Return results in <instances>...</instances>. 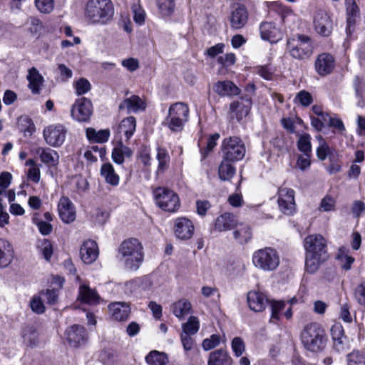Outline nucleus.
<instances>
[{
	"instance_id": "1",
	"label": "nucleus",
	"mask_w": 365,
	"mask_h": 365,
	"mask_svg": "<svg viewBox=\"0 0 365 365\" xmlns=\"http://www.w3.org/2000/svg\"><path fill=\"white\" fill-rule=\"evenodd\" d=\"M305 250V269L307 272H316L322 263L328 258L327 242L319 234L307 236L303 242Z\"/></svg>"
},
{
	"instance_id": "2",
	"label": "nucleus",
	"mask_w": 365,
	"mask_h": 365,
	"mask_svg": "<svg viewBox=\"0 0 365 365\" xmlns=\"http://www.w3.org/2000/svg\"><path fill=\"white\" fill-rule=\"evenodd\" d=\"M303 347L312 353L322 351L327 346L328 336L324 327L317 322L306 324L300 334Z\"/></svg>"
},
{
	"instance_id": "3",
	"label": "nucleus",
	"mask_w": 365,
	"mask_h": 365,
	"mask_svg": "<svg viewBox=\"0 0 365 365\" xmlns=\"http://www.w3.org/2000/svg\"><path fill=\"white\" fill-rule=\"evenodd\" d=\"M114 8L110 0H89L84 15L91 24H106L111 21Z\"/></svg>"
},
{
	"instance_id": "4",
	"label": "nucleus",
	"mask_w": 365,
	"mask_h": 365,
	"mask_svg": "<svg viewBox=\"0 0 365 365\" xmlns=\"http://www.w3.org/2000/svg\"><path fill=\"white\" fill-rule=\"evenodd\" d=\"M119 254L128 269H137L143 260V246L135 238L124 240L119 247Z\"/></svg>"
},
{
	"instance_id": "5",
	"label": "nucleus",
	"mask_w": 365,
	"mask_h": 365,
	"mask_svg": "<svg viewBox=\"0 0 365 365\" xmlns=\"http://www.w3.org/2000/svg\"><path fill=\"white\" fill-rule=\"evenodd\" d=\"M189 108L187 104L177 102L172 104L168 109V115L165 119V125L172 132H180L188 120Z\"/></svg>"
},
{
	"instance_id": "6",
	"label": "nucleus",
	"mask_w": 365,
	"mask_h": 365,
	"mask_svg": "<svg viewBox=\"0 0 365 365\" xmlns=\"http://www.w3.org/2000/svg\"><path fill=\"white\" fill-rule=\"evenodd\" d=\"M253 264L263 271L275 270L280 262L279 254L272 247H264L255 251L252 255Z\"/></svg>"
},
{
	"instance_id": "7",
	"label": "nucleus",
	"mask_w": 365,
	"mask_h": 365,
	"mask_svg": "<svg viewBox=\"0 0 365 365\" xmlns=\"http://www.w3.org/2000/svg\"><path fill=\"white\" fill-rule=\"evenodd\" d=\"M287 51L289 55L298 60L309 58L313 52L311 38L308 36L298 34L287 40Z\"/></svg>"
},
{
	"instance_id": "8",
	"label": "nucleus",
	"mask_w": 365,
	"mask_h": 365,
	"mask_svg": "<svg viewBox=\"0 0 365 365\" xmlns=\"http://www.w3.org/2000/svg\"><path fill=\"white\" fill-rule=\"evenodd\" d=\"M153 195L158 206L165 211L174 212L180 207L178 195L167 187H157L153 191Z\"/></svg>"
},
{
	"instance_id": "9",
	"label": "nucleus",
	"mask_w": 365,
	"mask_h": 365,
	"mask_svg": "<svg viewBox=\"0 0 365 365\" xmlns=\"http://www.w3.org/2000/svg\"><path fill=\"white\" fill-rule=\"evenodd\" d=\"M223 158L232 162L241 160L245 155L246 148L244 142L238 137L226 138L222 143Z\"/></svg>"
},
{
	"instance_id": "10",
	"label": "nucleus",
	"mask_w": 365,
	"mask_h": 365,
	"mask_svg": "<svg viewBox=\"0 0 365 365\" xmlns=\"http://www.w3.org/2000/svg\"><path fill=\"white\" fill-rule=\"evenodd\" d=\"M71 116L78 122L88 121L93 113V105L88 98L85 97L77 99L71 108Z\"/></svg>"
},
{
	"instance_id": "11",
	"label": "nucleus",
	"mask_w": 365,
	"mask_h": 365,
	"mask_svg": "<svg viewBox=\"0 0 365 365\" xmlns=\"http://www.w3.org/2000/svg\"><path fill=\"white\" fill-rule=\"evenodd\" d=\"M66 128L61 124L51 125L43 130V137L47 144L59 147L65 141Z\"/></svg>"
},
{
	"instance_id": "12",
	"label": "nucleus",
	"mask_w": 365,
	"mask_h": 365,
	"mask_svg": "<svg viewBox=\"0 0 365 365\" xmlns=\"http://www.w3.org/2000/svg\"><path fill=\"white\" fill-rule=\"evenodd\" d=\"M277 202L279 210L284 214L292 215L296 207L294 190L288 187L279 188Z\"/></svg>"
},
{
	"instance_id": "13",
	"label": "nucleus",
	"mask_w": 365,
	"mask_h": 365,
	"mask_svg": "<svg viewBox=\"0 0 365 365\" xmlns=\"http://www.w3.org/2000/svg\"><path fill=\"white\" fill-rule=\"evenodd\" d=\"M313 24L317 33L323 36L331 34L333 24L329 14L324 10H317L314 15Z\"/></svg>"
},
{
	"instance_id": "14",
	"label": "nucleus",
	"mask_w": 365,
	"mask_h": 365,
	"mask_svg": "<svg viewBox=\"0 0 365 365\" xmlns=\"http://www.w3.org/2000/svg\"><path fill=\"white\" fill-rule=\"evenodd\" d=\"M76 279L79 282L78 299L89 305H96L99 304L101 297L95 289H92L89 285L81 280L78 276Z\"/></svg>"
},
{
	"instance_id": "15",
	"label": "nucleus",
	"mask_w": 365,
	"mask_h": 365,
	"mask_svg": "<svg viewBox=\"0 0 365 365\" xmlns=\"http://www.w3.org/2000/svg\"><path fill=\"white\" fill-rule=\"evenodd\" d=\"M194 230L193 223L190 219L185 217H180L175 219L174 233L177 238L188 240L193 235Z\"/></svg>"
},
{
	"instance_id": "16",
	"label": "nucleus",
	"mask_w": 365,
	"mask_h": 365,
	"mask_svg": "<svg viewBox=\"0 0 365 365\" xmlns=\"http://www.w3.org/2000/svg\"><path fill=\"white\" fill-rule=\"evenodd\" d=\"M58 212L60 218L65 223H71L76 219L75 206L68 197L63 196L60 198L58 204Z\"/></svg>"
},
{
	"instance_id": "17",
	"label": "nucleus",
	"mask_w": 365,
	"mask_h": 365,
	"mask_svg": "<svg viewBox=\"0 0 365 365\" xmlns=\"http://www.w3.org/2000/svg\"><path fill=\"white\" fill-rule=\"evenodd\" d=\"M252 101L250 97H241L240 99L233 101L230 106V110L232 117H235L237 120H240L246 117L251 109Z\"/></svg>"
},
{
	"instance_id": "18",
	"label": "nucleus",
	"mask_w": 365,
	"mask_h": 365,
	"mask_svg": "<svg viewBox=\"0 0 365 365\" xmlns=\"http://www.w3.org/2000/svg\"><path fill=\"white\" fill-rule=\"evenodd\" d=\"M314 66L317 73L321 76H324L332 72L335 66V61L331 54L323 53L317 56Z\"/></svg>"
},
{
	"instance_id": "19",
	"label": "nucleus",
	"mask_w": 365,
	"mask_h": 365,
	"mask_svg": "<svg viewBox=\"0 0 365 365\" xmlns=\"http://www.w3.org/2000/svg\"><path fill=\"white\" fill-rule=\"evenodd\" d=\"M247 19L248 13L246 8L240 4L234 5L230 16L232 29L236 30L242 29L247 24Z\"/></svg>"
},
{
	"instance_id": "20",
	"label": "nucleus",
	"mask_w": 365,
	"mask_h": 365,
	"mask_svg": "<svg viewBox=\"0 0 365 365\" xmlns=\"http://www.w3.org/2000/svg\"><path fill=\"white\" fill-rule=\"evenodd\" d=\"M146 108V103L145 100L138 96L133 95L129 98H126L119 105L120 110H125L128 113H138L145 110Z\"/></svg>"
},
{
	"instance_id": "21",
	"label": "nucleus",
	"mask_w": 365,
	"mask_h": 365,
	"mask_svg": "<svg viewBox=\"0 0 365 365\" xmlns=\"http://www.w3.org/2000/svg\"><path fill=\"white\" fill-rule=\"evenodd\" d=\"M66 335L68 342L74 347L81 346L86 341V330L80 325L75 324L69 327L66 331Z\"/></svg>"
},
{
	"instance_id": "22",
	"label": "nucleus",
	"mask_w": 365,
	"mask_h": 365,
	"mask_svg": "<svg viewBox=\"0 0 365 365\" xmlns=\"http://www.w3.org/2000/svg\"><path fill=\"white\" fill-rule=\"evenodd\" d=\"M238 220L235 215L231 213H224L216 218L213 225V230L216 232H225L237 227Z\"/></svg>"
},
{
	"instance_id": "23",
	"label": "nucleus",
	"mask_w": 365,
	"mask_h": 365,
	"mask_svg": "<svg viewBox=\"0 0 365 365\" xmlns=\"http://www.w3.org/2000/svg\"><path fill=\"white\" fill-rule=\"evenodd\" d=\"M247 299L250 309L256 312H262L268 303L267 297L263 293L255 290L247 293Z\"/></svg>"
},
{
	"instance_id": "24",
	"label": "nucleus",
	"mask_w": 365,
	"mask_h": 365,
	"mask_svg": "<svg viewBox=\"0 0 365 365\" xmlns=\"http://www.w3.org/2000/svg\"><path fill=\"white\" fill-rule=\"evenodd\" d=\"M80 255L83 262L86 264H91L98 256V248L93 240H87L83 242L80 249Z\"/></svg>"
},
{
	"instance_id": "25",
	"label": "nucleus",
	"mask_w": 365,
	"mask_h": 365,
	"mask_svg": "<svg viewBox=\"0 0 365 365\" xmlns=\"http://www.w3.org/2000/svg\"><path fill=\"white\" fill-rule=\"evenodd\" d=\"M110 316L116 321L122 322L128 319L130 313V307L125 302H113L108 305Z\"/></svg>"
},
{
	"instance_id": "26",
	"label": "nucleus",
	"mask_w": 365,
	"mask_h": 365,
	"mask_svg": "<svg viewBox=\"0 0 365 365\" xmlns=\"http://www.w3.org/2000/svg\"><path fill=\"white\" fill-rule=\"evenodd\" d=\"M259 30L262 38L271 43H276L282 38L280 30L273 23L264 22L261 24Z\"/></svg>"
},
{
	"instance_id": "27",
	"label": "nucleus",
	"mask_w": 365,
	"mask_h": 365,
	"mask_svg": "<svg viewBox=\"0 0 365 365\" xmlns=\"http://www.w3.org/2000/svg\"><path fill=\"white\" fill-rule=\"evenodd\" d=\"M26 79L29 81V88L33 94H38L41 91L44 79L36 68L29 69Z\"/></svg>"
},
{
	"instance_id": "28",
	"label": "nucleus",
	"mask_w": 365,
	"mask_h": 365,
	"mask_svg": "<svg viewBox=\"0 0 365 365\" xmlns=\"http://www.w3.org/2000/svg\"><path fill=\"white\" fill-rule=\"evenodd\" d=\"M172 313L180 320L183 319L192 310V305L187 299H180L170 305Z\"/></svg>"
},
{
	"instance_id": "29",
	"label": "nucleus",
	"mask_w": 365,
	"mask_h": 365,
	"mask_svg": "<svg viewBox=\"0 0 365 365\" xmlns=\"http://www.w3.org/2000/svg\"><path fill=\"white\" fill-rule=\"evenodd\" d=\"M213 89L222 96H232L240 93V88L230 81H218L214 85Z\"/></svg>"
},
{
	"instance_id": "30",
	"label": "nucleus",
	"mask_w": 365,
	"mask_h": 365,
	"mask_svg": "<svg viewBox=\"0 0 365 365\" xmlns=\"http://www.w3.org/2000/svg\"><path fill=\"white\" fill-rule=\"evenodd\" d=\"M36 154L38 155L41 160L49 165H56L58 162V155L56 151L48 148H38L36 150Z\"/></svg>"
},
{
	"instance_id": "31",
	"label": "nucleus",
	"mask_w": 365,
	"mask_h": 365,
	"mask_svg": "<svg viewBox=\"0 0 365 365\" xmlns=\"http://www.w3.org/2000/svg\"><path fill=\"white\" fill-rule=\"evenodd\" d=\"M208 365H232V359L226 351L218 349L210 353Z\"/></svg>"
},
{
	"instance_id": "32",
	"label": "nucleus",
	"mask_w": 365,
	"mask_h": 365,
	"mask_svg": "<svg viewBox=\"0 0 365 365\" xmlns=\"http://www.w3.org/2000/svg\"><path fill=\"white\" fill-rule=\"evenodd\" d=\"M101 175L105 181L112 186H117L119 183V176L116 174L113 166L110 163H104L101 168Z\"/></svg>"
},
{
	"instance_id": "33",
	"label": "nucleus",
	"mask_w": 365,
	"mask_h": 365,
	"mask_svg": "<svg viewBox=\"0 0 365 365\" xmlns=\"http://www.w3.org/2000/svg\"><path fill=\"white\" fill-rule=\"evenodd\" d=\"M13 250L9 241L0 238V267L7 266L11 261Z\"/></svg>"
},
{
	"instance_id": "34",
	"label": "nucleus",
	"mask_w": 365,
	"mask_h": 365,
	"mask_svg": "<svg viewBox=\"0 0 365 365\" xmlns=\"http://www.w3.org/2000/svg\"><path fill=\"white\" fill-rule=\"evenodd\" d=\"M133 152L130 148L124 145L122 143L115 147L112 152L113 160L118 164H122L125 158H129L132 156Z\"/></svg>"
},
{
	"instance_id": "35",
	"label": "nucleus",
	"mask_w": 365,
	"mask_h": 365,
	"mask_svg": "<svg viewBox=\"0 0 365 365\" xmlns=\"http://www.w3.org/2000/svg\"><path fill=\"white\" fill-rule=\"evenodd\" d=\"M136 128V120L133 116H129L124 118L119 125V133H123L126 138V140H128L134 132L135 131Z\"/></svg>"
},
{
	"instance_id": "36",
	"label": "nucleus",
	"mask_w": 365,
	"mask_h": 365,
	"mask_svg": "<svg viewBox=\"0 0 365 365\" xmlns=\"http://www.w3.org/2000/svg\"><path fill=\"white\" fill-rule=\"evenodd\" d=\"M349 28L355 23V19L359 16V8L355 0H345Z\"/></svg>"
},
{
	"instance_id": "37",
	"label": "nucleus",
	"mask_w": 365,
	"mask_h": 365,
	"mask_svg": "<svg viewBox=\"0 0 365 365\" xmlns=\"http://www.w3.org/2000/svg\"><path fill=\"white\" fill-rule=\"evenodd\" d=\"M231 162L224 158L222 159L218 170L219 177L222 180H229L233 177L235 169L231 165Z\"/></svg>"
},
{
	"instance_id": "38",
	"label": "nucleus",
	"mask_w": 365,
	"mask_h": 365,
	"mask_svg": "<svg viewBox=\"0 0 365 365\" xmlns=\"http://www.w3.org/2000/svg\"><path fill=\"white\" fill-rule=\"evenodd\" d=\"M146 362L148 365H167L168 358L163 352L158 351H152L145 357Z\"/></svg>"
},
{
	"instance_id": "39",
	"label": "nucleus",
	"mask_w": 365,
	"mask_h": 365,
	"mask_svg": "<svg viewBox=\"0 0 365 365\" xmlns=\"http://www.w3.org/2000/svg\"><path fill=\"white\" fill-rule=\"evenodd\" d=\"M26 165L29 166L27 172V178L35 183H38L41 178V165H38L34 159H29L26 162Z\"/></svg>"
},
{
	"instance_id": "40",
	"label": "nucleus",
	"mask_w": 365,
	"mask_h": 365,
	"mask_svg": "<svg viewBox=\"0 0 365 365\" xmlns=\"http://www.w3.org/2000/svg\"><path fill=\"white\" fill-rule=\"evenodd\" d=\"M235 239L241 244L247 242L252 237V232L247 225H240L234 232Z\"/></svg>"
},
{
	"instance_id": "41",
	"label": "nucleus",
	"mask_w": 365,
	"mask_h": 365,
	"mask_svg": "<svg viewBox=\"0 0 365 365\" xmlns=\"http://www.w3.org/2000/svg\"><path fill=\"white\" fill-rule=\"evenodd\" d=\"M182 334L189 335L195 334L200 329V322L197 317L191 316L187 322L182 325Z\"/></svg>"
},
{
	"instance_id": "42",
	"label": "nucleus",
	"mask_w": 365,
	"mask_h": 365,
	"mask_svg": "<svg viewBox=\"0 0 365 365\" xmlns=\"http://www.w3.org/2000/svg\"><path fill=\"white\" fill-rule=\"evenodd\" d=\"M156 158L158 161V171L163 172L168 166L170 156L168 151L162 148H158Z\"/></svg>"
},
{
	"instance_id": "43",
	"label": "nucleus",
	"mask_w": 365,
	"mask_h": 365,
	"mask_svg": "<svg viewBox=\"0 0 365 365\" xmlns=\"http://www.w3.org/2000/svg\"><path fill=\"white\" fill-rule=\"evenodd\" d=\"M73 87L75 88V93L77 96H82L91 89V83L85 78H80L77 81H74Z\"/></svg>"
},
{
	"instance_id": "44",
	"label": "nucleus",
	"mask_w": 365,
	"mask_h": 365,
	"mask_svg": "<svg viewBox=\"0 0 365 365\" xmlns=\"http://www.w3.org/2000/svg\"><path fill=\"white\" fill-rule=\"evenodd\" d=\"M160 13L163 16H170L175 9L174 0H158L157 2Z\"/></svg>"
},
{
	"instance_id": "45",
	"label": "nucleus",
	"mask_w": 365,
	"mask_h": 365,
	"mask_svg": "<svg viewBox=\"0 0 365 365\" xmlns=\"http://www.w3.org/2000/svg\"><path fill=\"white\" fill-rule=\"evenodd\" d=\"M347 365H365V354L359 350H354L346 356Z\"/></svg>"
},
{
	"instance_id": "46",
	"label": "nucleus",
	"mask_w": 365,
	"mask_h": 365,
	"mask_svg": "<svg viewBox=\"0 0 365 365\" xmlns=\"http://www.w3.org/2000/svg\"><path fill=\"white\" fill-rule=\"evenodd\" d=\"M354 88L356 96L359 98L357 103L358 106L364 107L365 106V85L358 77L354 80Z\"/></svg>"
},
{
	"instance_id": "47",
	"label": "nucleus",
	"mask_w": 365,
	"mask_h": 365,
	"mask_svg": "<svg viewBox=\"0 0 365 365\" xmlns=\"http://www.w3.org/2000/svg\"><path fill=\"white\" fill-rule=\"evenodd\" d=\"M255 71L267 81H272L274 78V70L269 65L257 66Z\"/></svg>"
},
{
	"instance_id": "48",
	"label": "nucleus",
	"mask_w": 365,
	"mask_h": 365,
	"mask_svg": "<svg viewBox=\"0 0 365 365\" xmlns=\"http://www.w3.org/2000/svg\"><path fill=\"white\" fill-rule=\"evenodd\" d=\"M310 135L309 134L301 135L297 142L299 150L306 155H309L312 150Z\"/></svg>"
},
{
	"instance_id": "49",
	"label": "nucleus",
	"mask_w": 365,
	"mask_h": 365,
	"mask_svg": "<svg viewBox=\"0 0 365 365\" xmlns=\"http://www.w3.org/2000/svg\"><path fill=\"white\" fill-rule=\"evenodd\" d=\"M24 341L29 346H34L37 343V333L32 327H26L22 332Z\"/></svg>"
},
{
	"instance_id": "50",
	"label": "nucleus",
	"mask_w": 365,
	"mask_h": 365,
	"mask_svg": "<svg viewBox=\"0 0 365 365\" xmlns=\"http://www.w3.org/2000/svg\"><path fill=\"white\" fill-rule=\"evenodd\" d=\"M340 262L341 267L345 270H349L355 259L344 252L343 249H340L337 257Z\"/></svg>"
},
{
	"instance_id": "51",
	"label": "nucleus",
	"mask_w": 365,
	"mask_h": 365,
	"mask_svg": "<svg viewBox=\"0 0 365 365\" xmlns=\"http://www.w3.org/2000/svg\"><path fill=\"white\" fill-rule=\"evenodd\" d=\"M336 200L335 199L329 195H327L321 200L319 205V210L323 212H331L335 210Z\"/></svg>"
},
{
	"instance_id": "52",
	"label": "nucleus",
	"mask_w": 365,
	"mask_h": 365,
	"mask_svg": "<svg viewBox=\"0 0 365 365\" xmlns=\"http://www.w3.org/2000/svg\"><path fill=\"white\" fill-rule=\"evenodd\" d=\"M38 249L44 259L47 261H49L53 255L51 242L48 240L43 239L40 242Z\"/></svg>"
},
{
	"instance_id": "53",
	"label": "nucleus",
	"mask_w": 365,
	"mask_h": 365,
	"mask_svg": "<svg viewBox=\"0 0 365 365\" xmlns=\"http://www.w3.org/2000/svg\"><path fill=\"white\" fill-rule=\"evenodd\" d=\"M133 20L138 25H143L145 19V12L140 5L133 4L132 6Z\"/></svg>"
},
{
	"instance_id": "54",
	"label": "nucleus",
	"mask_w": 365,
	"mask_h": 365,
	"mask_svg": "<svg viewBox=\"0 0 365 365\" xmlns=\"http://www.w3.org/2000/svg\"><path fill=\"white\" fill-rule=\"evenodd\" d=\"M35 4L38 10L43 14L51 13L54 8L53 0H35Z\"/></svg>"
},
{
	"instance_id": "55",
	"label": "nucleus",
	"mask_w": 365,
	"mask_h": 365,
	"mask_svg": "<svg viewBox=\"0 0 365 365\" xmlns=\"http://www.w3.org/2000/svg\"><path fill=\"white\" fill-rule=\"evenodd\" d=\"M19 125L25 134L29 133L31 135L35 131L34 124L32 123L31 120L26 116L19 118Z\"/></svg>"
},
{
	"instance_id": "56",
	"label": "nucleus",
	"mask_w": 365,
	"mask_h": 365,
	"mask_svg": "<svg viewBox=\"0 0 365 365\" xmlns=\"http://www.w3.org/2000/svg\"><path fill=\"white\" fill-rule=\"evenodd\" d=\"M30 307L31 310L38 314H43L45 312V306L42 301L41 296H34L31 302H30Z\"/></svg>"
},
{
	"instance_id": "57",
	"label": "nucleus",
	"mask_w": 365,
	"mask_h": 365,
	"mask_svg": "<svg viewBox=\"0 0 365 365\" xmlns=\"http://www.w3.org/2000/svg\"><path fill=\"white\" fill-rule=\"evenodd\" d=\"M331 335L333 341L338 344H342L344 330L341 324H335L331 328Z\"/></svg>"
},
{
	"instance_id": "58",
	"label": "nucleus",
	"mask_w": 365,
	"mask_h": 365,
	"mask_svg": "<svg viewBox=\"0 0 365 365\" xmlns=\"http://www.w3.org/2000/svg\"><path fill=\"white\" fill-rule=\"evenodd\" d=\"M39 295L43 298L49 304H54L58 300V291L52 289L42 290L39 292Z\"/></svg>"
},
{
	"instance_id": "59",
	"label": "nucleus",
	"mask_w": 365,
	"mask_h": 365,
	"mask_svg": "<svg viewBox=\"0 0 365 365\" xmlns=\"http://www.w3.org/2000/svg\"><path fill=\"white\" fill-rule=\"evenodd\" d=\"M220 343V336L217 334H212L210 338L205 339L202 346L204 350L209 351L215 348Z\"/></svg>"
},
{
	"instance_id": "60",
	"label": "nucleus",
	"mask_w": 365,
	"mask_h": 365,
	"mask_svg": "<svg viewBox=\"0 0 365 365\" xmlns=\"http://www.w3.org/2000/svg\"><path fill=\"white\" fill-rule=\"evenodd\" d=\"M285 303L282 301H273L271 302V321L279 319V312L284 308Z\"/></svg>"
},
{
	"instance_id": "61",
	"label": "nucleus",
	"mask_w": 365,
	"mask_h": 365,
	"mask_svg": "<svg viewBox=\"0 0 365 365\" xmlns=\"http://www.w3.org/2000/svg\"><path fill=\"white\" fill-rule=\"evenodd\" d=\"M232 349L237 356H240L245 350V343L240 337H235L232 341Z\"/></svg>"
},
{
	"instance_id": "62",
	"label": "nucleus",
	"mask_w": 365,
	"mask_h": 365,
	"mask_svg": "<svg viewBox=\"0 0 365 365\" xmlns=\"http://www.w3.org/2000/svg\"><path fill=\"white\" fill-rule=\"evenodd\" d=\"M219 138L220 135L218 133H215L208 138L206 148L202 150L203 158H205L209 154V153L212 151L214 148L216 146L217 140Z\"/></svg>"
},
{
	"instance_id": "63",
	"label": "nucleus",
	"mask_w": 365,
	"mask_h": 365,
	"mask_svg": "<svg viewBox=\"0 0 365 365\" xmlns=\"http://www.w3.org/2000/svg\"><path fill=\"white\" fill-rule=\"evenodd\" d=\"M354 297L359 304L365 305V282L356 286L354 290Z\"/></svg>"
},
{
	"instance_id": "64",
	"label": "nucleus",
	"mask_w": 365,
	"mask_h": 365,
	"mask_svg": "<svg viewBox=\"0 0 365 365\" xmlns=\"http://www.w3.org/2000/svg\"><path fill=\"white\" fill-rule=\"evenodd\" d=\"M296 101L303 106H308L312 103V97L311 94L306 91L299 92L295 98Z\"/></svg>"
}]
</instances>
